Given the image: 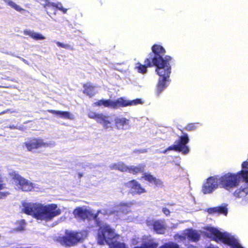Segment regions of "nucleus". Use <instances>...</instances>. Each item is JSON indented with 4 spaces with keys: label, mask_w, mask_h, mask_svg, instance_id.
<instances>
[{
    "label": "nucleus",
    "mask_w": 248,
    "mask_h": 248,
    "mask_svg": "<svg viewBox=\"0 0 248 248\" xmlns=\"http://www.w3.org/2000/svg\"><path fill=\"white\" fill-rule=\"evenodd\" d=\"M23 206V212L37 220L50 221L61 214V209L54 203L45 205L41 203H27Z\"/></svg>",
    "instance_id": "f257e3e1"
},
{
    "label": "nucleus",
    "mask_w": 248,
    "mask_h": 248,
    "mask_svg": "<svg viewBox=\"0 0 248 248\" xmlns=\"http://www.w3.org/2000/svg\"><path fill=\"white\" fill-rule=\"evenodd\" d=\"M152 51L149 54L148 58L144 60V64L140 62L136 64V69L141 74H145L147 71L148 67L155 66V69H159L166 61V52L165 49L161 45L154 44L151 48Z\"/></svg>",
    "instance_id": "f03ea898"
},
{
    "label": "nucleus",
    "mask_w": 248,
    "mask_h": 248,
    "mask_svg": "<svg viewBox=\"0 0 248 248\" xmlns=\"http://www.w3.org/2000/svg\"><path fill=\"white\" fill-rule=\"evenodd\" d=\"M120 235L115 232L114 229L108 225L101 226L98 231L97 242L100 245L106 243L109 248H129L127 245L124 242L115 241L119 238Z\"/></svg>",
    "instance_id": "7ed1b4c3"
},
{
    "label": "nucleus",
    "mask_w": 248,
    "mask_h": 248,
    "mask_svg": "<svg viewBox=\"0 0 248 248\" xmlns=\"http://www.w3.org/2000/svg\"><path fill=\"white\" fill-rule=\"evenodd\" d=\"M173 59L170 56L166 55V61L159 69H155V71L160 77L156 85L157 95L158 96L167 86L166 83L170 77L171 71V63Z\"/></svg>",
    "instance_id": "20e7f679"
},
{
    "label": "nucleus",
    "mask_w": 248,
    "mask_h": 248,
    "mask_svg": "<svg viewBox=\"0 0 248 248\" xmlns=\"http://www.w3.org/2000/svg\"><path fill=\"white\" fill-rule=\"evenodd\" d=\"M85 235L81 231H69L66 230L65 235L59 237L58 240L62 245L70 247L82 242Z\"/></svg>",
    "instance_id": "39448f33"
},
{
    "label": "nucleus",
    "mask_w": 248,
    "mask_h": 248,
    "mask_svg": "<svg viewBox=\"0 0 248 248\" xmlns=\"http://www.w3.org/2000/svg\"><path fill=\"white\" fill-rule=\"evenodd\" d=\"M206 230L207 231L206 234L207 237L211 238L212 240L217 242L220 241L231 247L237 240L234 237L230 236L227 233L222 232L215 228L208 227Z\"/></svg>",
    "instance_id": "423d86ee"
},
{
    "label": "nucleus",
    "mask_w": 248,
    "mask_h": 248,
    "mask_svg": "<svg viewBox=\"0 0 248 248\" xmlns=\"http://www.w3.org/2000/svg\"><path fill=\"white\" fill-rule=\"evenodd\" d=\"M217 179L219 186L227 190L237 186L239 184L238 175L235 173L228 172L221 176H217Z\"/></svg>",
    "instance_id": "0eeeda50"
},
{
    "label": "nucleus",
    "mask_w": 248,
    "mask_h": 248,
    "mask_svg": "<svg viewBox=\"0 0 248 248\" xmlns=\"http://www.w3.org/2000/svg\"><path fill=\"white\" fill-rule=\"evenodd\" d=\"M9 175L19 189L23 191L29 192L33 189V184L32 182L22 177L16 171L10 172Z\"/></svg>",
    "instance_id": "6e6552de"
},
{
    "label": "nucleus",
    "mask_w": 248,
    "mask_h": 248,
    "mask_svg": "<svg viewBox=\"0 0 248 248\" xmlns=\"http://www.w3.org/2000/svg\"><path fill=\"white\" fill-rule=\"evenodd\" d=\"M142 103L140 99L137 98L133 100H127L124 97H121L116 100H111L110 108L118 109L127 106H135Z\"/></svg>",
    "instance_id": "1a4fd4ad"
},
{
    "label": "nucleus",
    "mask_w": 248,
    "mask_h": 248,
    "mask_svg": "<svg viewBox=\"0 0 248 248\" xmlns=\"http://www.w3.org/2000/svg\"><path fill=\"white\" fill-rule=\"evenodd\" d=\"M87 115L89 118L94 119L98 123L102 124L104 128L107 129L111 127V122L109 121L108 116L92 110L89 111Z\"/></svg>",
    "instance_id": "9d476101"
},
{
    "label": "nucleus",
    "mask_w": 248,
    "mask_h": 248,
    "mask_svg": "<svg viewBox=\"0 0 248 248\" xmlns=\"http://www.w3.org/2000/svg\"><path fill=\"white\" fill-rule=\"evenodd\" d=\"M24 145L29 151H32L40 148H46L49 145V144L45 142L41 138H33L30 139L28 141L24 143Z\"/></svg>",
    "instance_id": "9b49d317"
},
{
    "label": "nucleus",
    "mask_w": 248,
    "mask_h": 248,
    "mask_svg": "<svg viewBox=\"0 0 248 248\" xmlns=\"http://www.w3.org/2000/svg\"><path fill=\"white\" fill-rule=\"evenodd\" d=\"M219 186L217 175L208 178L202 186V191L204 194H210Z\"/></svg>",
    "instance_id": "f8f14e48"
},
{
    "label": "nucleus",
    "mask_w": 248,
    "mask_h": 248,
    "mask_svg": "<svg viewBox=\"0 0 248 248\" xmlns=\"http://www.w3.org/2000/svg\"><path fill=\"white\" fill-rule=\"evenodd\" d=\"M146 224L148 227L152 226L154 231L158 234H164L166 229L163 220H147Z\"/></svg>",
    "instance_id": "ddd939ff"
},
{
    "label": "nucleus",
    "mask_w": 248,
    "mask_h": 248,
    "mask_svg": "<svg viewBox=\"0 0 248 248\" xmlns=\"http://www.w3.org/2000/svg\"><path fill=\"white\" fill-rule=\"evenodd\" d=\"M189 141V139L188 135L184 133L183 135L179 137L178 140L175 141L177 145L180 146L181 153L184 155H186L189 151L188 147L186 145Z\"/></svg>",
    "instance_id": "4468645a"
},
{
    "label": "nucleus",
    "mask_w": 248,
    "mask_h": 248,
    "mask_svg": "<svg viewBox=\"0 0 248 248\" xmlns=\"http://www.w3.org/2000/svg\"><path fill=\"white\" fill-rule=\"evenodd\" d=\"M73 213L76 218L81 220H85L93 216V214L90 211L81 207H77L74 210Z\"/></svg>",
    "instance_id": "2eb2a0df"
},
{
    "label": "nucleus",
    "mask_w": 248,
    "mask_h": 248,
    "mask_svg": "<svg viewBox=\"0 0 248 248\" xmlns=\"http://www.w3.org/2000/svg\"><path fill=\"white\" fill-rule=\"evenodd\" d=\"M235 199H240L242 202H247L248 199V183L244 187L241 186L237 188L233 193Z\"/></svg>",
    "instance_id": "dca6fc26"
},
{
    "label": "nucleus",
    "mask_w": 248,
    "mask_h": 248,
    "mask_svg": "<svg viewBox=\"0 0 248 248\" xmlns=\"http://www.w3.org/2000/svg\"><path fill=\"white\" fill-rule=\"evenodd\" d=\"M126 186L135 194L140 195L146 192V189L136 180L129 181L126 183Z\"/></svg>",
    "instance_id": "f3484780"
},
{
    "label": "nucleus",
    "mask_w": 248,
    "mask_h": 248,
    "mask_svg": "<svg viewBox=\"0 0 248 248\" xmlns=\"http://www.w3.org/2000/svg\"><path fill=\"white\" fill-rule=\"evenodd\" d=\"M238 175V181L241 179L243 182L248 183V161H244L242 164V170L235 173Z\"/></svg>",
    "instance_id": "a211bd4d"
},
{
    "label": "nucleus",
    "mask_w": 248,
    "mask_h": 248,
    "mask_svg": "<svg viewBox=\"0 0 248 248\" xmlns=\"http://www.w3.org/2000/svg\"><path fill=\"white\" fill-rule=\"evenodd\" d=\"M82 93L90 98L93 97L96 93L95 86L91 82H87L82 84Z\"/></svg>",
    "instance_id": "6ab92c4d"
},
{
    "label": "nucleus",
    "mask_w": 248,
    "mask_h": 248,
    "mask_svg": "<svg viewBox=\"0 0 248 248\" xmlns=\"http://www.w3.org/2000/svg\"><path fill=\"white\" fill-rule=\"evenodd\" d=\"M114 122L118 129L126 130L130 127L129 120L125 118H116Z\"/></svg>",
    "instance_id": "aec40b11"
},
{
    "label": "nucleus",
    "mask_w": 248,
    "mask_h": 248,
    "mask_svg": "<svg viewBox=\"0 0 248 248\" xmlns=\"http://www.w3.org/2000/svg\"><path fill=\"white\" fill-rule=\"evenodd\" d=\"M142 178L155 186L159 187L163 186V182L160 179L156 178L151 174L144 173Z\"/></svg>",
    "instance_id": "412c9836"
},
{
    "label": "nucleus",
    "mask_w": 248,
    "mask_h": 248,
    "mask_svg": "<svg viewBox=\"0 0 248 248\" xmlns=\"http://www.w3.org/2000/svg\"><path fill=\"white\" fill-rule=\"evenodd\" d=\"M47 111L51 114L59 115L61 118L63 119L70 120L74 119V116L69 111L55 110L53 109H48Z\"/></svg>",
    "instance_id": "4be33fe9"
},
{
    "label": "nucleus",
    "mask_w": 248,
    "mask_h": 248,
    "mask_svg": "<svg viewBox=\"0 0 248 248\" xmlns=\"http://www.w3.org/2000/svg\"><path fill=\"white\" fill-rule=\"evenodd\" d=\"M187 238L192 242H196L200 239V234L195 230L188 229L185 234Z\"/></svg>",
    "instance_id": "5701e85b"
},
{
    "label": "nucleus",
    "mask_w": 248,
    "mask_h": 248,
    "mask_svg": "<svg viewBox=\"0 0 248 248\" xmlns=\"http://www.w3.org/2000/svg\"><path fill=\"white\" fill-rule=\"evenodd\" d=\"M145 165L139 164L137 166H129L128 172L133 174L143 173L145 170Z\"/></svg>",
    "instance_id": "b1692460"
},
{
    "label": "nucleus",
    "mask_w": 248,
    "mask_h": 248,
    "mask_svg": "<svg viewBox=\"0 0 248 248\" xmlns=\"http://www.w3.org/2000/svg\"><path fill=\"white\" fill-rule=\"evenodd\" d=\"M110 168L111 170H118L123 172H128L129 166L123 162L112 164Z\"/></svg>",
    "instance_id": "393cba45"
},
{
    "label": "nucleus",
    "mask_w": 248,
    "mask_h": 248,
    "mask_svg": "<svg viewBox=\"0 0 248 248\" xmlns=\"http://www.w3.org/2000/svg\"><path fill=\"white\" fill-rule=\"evenodd\" d=\"M24 34L26 35H29L35 40H42L45 39V37L42 34L28 30L24 31Z\"/></svg>",
    "instance_id": "a878e982"
},
{
    "label": "nucleus",
    "mask_w": 248,
    "mask_h": 248,
    "mask_svg": "<svg viewBox=\"0 0 248 248\" xmlns=\"http://www.w3.org/2000/svg\"><path fill=\"white\" fill-rule=\"evenodd\" d=\"M111 100L101 99L93 103V105L95 107L104 106V107L110 108Z\"/></svg>",
    "instance_id": "bb28decb"
},
{
    "label": "nucleus",
    "mask_w": 248,
    "mask_h": 248,
    "mask_svg": "<svg viewBox=\"0 0 248 248\" xmlns=\"http://www.w3.org/2000/svg\"><path fill=\"white\" fill-rule=\"evenodd\" d=\"M4 1L6 3L7 5H9L12 8H14L18 12H20L23 10V9H22L20 6L17 5L16 3L12 0H4Z\"/></svg>",
    "instance_id": "cd10ccee"
},
{
    "label": "nucleus",
    "mask_w": 248,
    "mask_h": 248,
    "mask_svg": "<svg viewBox=\"0 0 248 248\" xmlns=\"http://www.w3.org/2000/svg\"><path fill=\"white\" fill-rule=\"evenodd\" d=\"M157 244L155 243H143L140 246H136L133 248H156Z\"/></svg>",
    "instance_id": "c85d7f7f"
},
{
    "label": "nucleus",
    "mask_w": 248,
    "mask_h": 248,
    "mask_svg": "<svg viewBox=\"0 0 248 248\" xmlns=\"http://www.w3.org/2000/svg\"><path fill=\"white\" fill-rule=\"evenodd\" d=\"M199 124L197 123H189L184 128V129L188 131H191L195 130L199 126Z\"/></svg>",
    "instance_id": "c756f323"
},
{
    "label": "nucleus",
    "mask_w": 248,
    "mask_h": 248,
    "mask_svg": "<svg viewBox=\"0 0 248 248\" xmlns=\"http://www.w3.org/2000/svg\"><path fill=\"white\" fill-rule=\"evenodd\" d=\"M173 150L175 151L181 152L180 150V146L177 145V144H174L168 147L166 149L162 152L163 153L165 154L168 151Z\"/></svg>",
    "instance_id": "7c9ffc66"
},
{
    "label": "nucleus",
    "mask_w": 248,
    "mask_h": 248,
    "mask_svg": "<svg viewBox=\"0 0 248 248\" xmlns=\"http://www.w3.org/2000/svg\"><path fill=\"white\" fill-rule=\"evenodd\" d=\"M228 209L226 206H219L217 207V214L227 215Z\"/></svg>",
    "instance_id": "2f4dec72"
},
{
    "label": "nucleus",
    "mask_w": 248,
    "mask_h": 248,
    "mask_svg": "<svg viewBox=\"0 0 248 248\" xmlns=\"http://www.w3.org/2000/svg\"><path fill=\"white\" fill-rule=\"evenodd\" d=\"M159 248H179V246L176 244L174 243H165L162 245Z\"/></svg>",
    "instance_id": "473e14b6"
},
{
    "label": "nucleus",
    "mask_w": 248,
    "mask_h": 248,
    "mask_svg": "<svg viewBox=\"0 0 248 248\" xmlns=\"http://www.w3.org/2000/svg\"><path fill=\"white\" fill-rule=\"evenodd\" d=\"M56 44H57V46L60 47L64 48L65 49H70L71 50H73L74 48L71 47L70 46H69L68 44H64L60 42H56Z\"/></svg>",
    "instance_id": "72a5a7b5"
},
{
    "label": "nucleus",
    "mask_w": 248,
    "mask_h": 248,
    "mask_svg": "<svg viewBox=\"0 0 248 248\" xmlns=\"http://www.w3.org/2000/svg\"><path fill=\"white\" fill-rule=\"evenodd\" d=\"M19 226H18L17 230L19 231H23L24 230V227L25 225V221L24 219L20 220L19 222Z\"/></svg>",
    "instance_id": "f704fd0d"
},
{
    "label": "nucleus",
    "mask_w": 248,
    "mask_h": 248,
    "mask_svg": "<svg viewBox=\"0 0 248 248\" xmlns=\"http://www.w3.org/2000/svg\"><path fill=\"white\" fill-rule=\"evenodd\" d=\"M207 212L210 214L217 213V207L209 208L207 209Z\"/></svg>",
    "instance_id": "c9c22d12"
},
{
    "label": "nucleus",
    "mask_w": 248,
    "mask_h": 248,
    "mask_svg": "<svg viewBox=\"0 0 248 248\" xmlns=\"http://www.w3.org/2000/svg\"><path fill=\"white\" fill-rule=\"evenodd\" d=\"M231 248H243L240 244L238 243L237 240H236L235 243L233 244V245L231 247Z\"/></svg>",
    "instance_id": "e433bc0d"
},
{
    "label": "nucleus",
    "mask_w": 248,
    "mask_h": 248,
    "mask_svg": "<svg viewBox=\"0 0 248 248\" xmlns=\"http://www.w3.org/2000/svg\"><path fill=\"white\" fill-rule=\"evenodd\" d=\"M162 212H163V213L164 214H165L167 216L169 215L170 214V211L169 209H168V208H167L166 207L163 208Z\"/></svg>",
    "instance_id": "4c0bfd02"
},
{
    "label": "nucleus",
    "mask_w": 248,
    "mask_h": 248,
    "mask_svg": "<svg viewBox=\"0 0 248 248\" xmlns=\"http://www.w3.org/2000/svg\"><path fill=\"white\" fill-rule=\"evenodd\" d=\"M50 5L52 6L53 7H58L57 4L54 3H48L46 4V6H50Z\"/></svg>",
    "instance_id": "58836bf2"
},
{
    "label": "nucleus",
    "mask_w": 248,
    "mask_h": 248,
    "mask_svg": "<svg viewBox=\"0 0 248 248\" xmlns=\"http://www.w3.org/2000/svg\"><path fill=\"white\" fill-rule=\"evenodd\" d=\"M58 9L61 11H62L64 13H65L67 11V9L63 8V7H62V6H61V7H59Z\"/></svg>",
    "instance_id": "ea45409f"
},
{
    "label": "nucleus",
    "mask_w": 248,
    "mask_h": 248,
    "mask_svg": "<svg viewBox=\"0 0 248 248\" xmlns=\"http://www.w3.org/2000/svg\"><path fill=\"white\" fill-rule=\"evenodd\" d=\"M206 248H218V247H214V246L210 245L208 247H207Z\"/></svg>",
    "instance_id": "a19ab883"
},
{
    "label": "nucleus",
    "mask_w": 248,
    "mask_h": 248,
    "mask_svg": "<svg viewBox=\"0 0 248 248\" xmlns=\"http://www.w3.org/2000/svg\"><path fill=\"white\" fill-rule=\"evenodd\" d=\"M21 60L24 62H25V63H27V64H28V62H27V60H26L25 59H23V58H21Z\"/></svg>",
    "instance_id": "79ce46f5"
},
{
    "label": "nucleus",
    "mask_w": 248,
    "mask_h": 248,
    "mask_svg": "<svg viewBox=\"0 0 248 248\" xmlns=\"http://www.w3.org/2000/svg\"><path fill=\"white\" fill-rule=\"evenodd\" d=\"M78 177L79 178H80L83 176V174L81 173H78Z\"/></svg>",
    "instance_id": "37998d69"
},
{
    "label": "nucleus",
    "mask_w": 248,
    "mask_h": 248,
    "mask_svg": "<svg viewBox=\"0 0 248 248\" xmlns=\"http://www.w3.org/2000/svg\"><path fill=\"white\" fill-rule=\"evenodd\" d=\"M97 217V215H96V214H95V215L94 216V217L95 218V217Z\"/></svg>",
    "instance_id": "c03bdc74"
}]
</instances>
